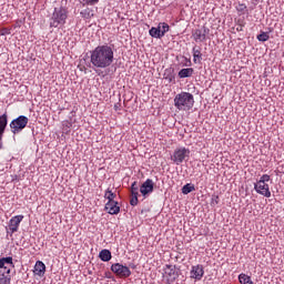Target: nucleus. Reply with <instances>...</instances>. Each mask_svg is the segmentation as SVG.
<instances>
[{
  "label": "nucleus",
  "mask_w": 284,
  "mask_h": 284,
  "mask_svg": "<svg viewBox=\"0 0 284 284\" xmlns=\"http://www.w3.org/2000/svg\"><path fill=\"white\" fill-rule=\"evenodd\" d=\"M91 65L97 70H105L114 63V50L108 44L98 45L90 55Z\"/></svg>",
  "instance_id": "1"
},
{
  "label": "nucleus",
  "mask_w": 284,
  "mask_h": 284,
  "mask_svg": "<svg viewBox=\"0 0 284 284\" xmlns=\"http://www.w3.org/2000/svg\"><path fill=\"white\" fill-rule=\"evenodd\" d=\"M174 105L181 112H187L194 108V95L190 92H181L174 98Z\"/></svg>",
  "instance_id": "2"
},
{
  "label": "nucleus",
  "mask_w": 284,
  "mask_h": 284,
  "mask_svg": "<svg viewBox=\"0 0 284 284\" xmlns=\"http://www.w3.org/2000/svg\"><path fill=\"white\" fill-rule=\"evenodd\" d=\"M65 19H68V10L63 7L55 8L50 19V28H59L65 24Z\"/></svg>",
  "instance_id": "3"
},
{
  "label": "nucleus",
  "mask_w": 284,
  "mask_h": 284,
  "mask_svg": "<svg viewBox=\"0 0 284 284\" xmlns=\"http://www.w3.org/2000/svg\"><path fill=\"white\" fill-rule=\"evenodd\" d=\"M29 119L26 115H19L17 119L12 120L9 124L12 134H19L26 130L29 123Z\"/></svg>",
  "instance_id": "4"
},
{
  "label": "nucleus",
  "mask_w": 284,
  "mask_h": 284,
  "mask_svg": "<svg viewBox=\"0 0 284 284\" xmlns=\"http://www.w3.org/2000/svg\"><path fill=\"white\" fill-rule=\"evenodd\" d=\"M185 159H190V149L185 146L175 149L173 155H171V161H173L175 165H181Z\"/></svg>",
  "instance_id": "5"
},
{
  "label": "nucleus",
  "mask_w": 284,
  "mask_h": 284,
  "mask_svg": "<svg viewBox=\"0 0 284 284\" xmlns=\"http://www.w3.org/2000/svg\"><path fill=\"white\" fill-rule=\"evenodd\" d=\"M111 272H113V274L115 276H119L120 278H128V277L132 276V271H130V267L124 266L121 263L112 264Z\"/></svg>",
  "instance_id": "6"
},
{
  "label": "nucleus",
  "mask_w": 284,
  "mask_h": 284,
  "mask_svg": "<svg viewBox=\"0 0 284 284\" xmlns=\"http://www.w3.org/2000/svg\"><path fill=\"white\" fill-rule=\"evenodd\" d=\"M207 34H210V29L205 26L192 31V38L195 43H203V41H206Z\"/></svg>",
  "instance_id": "7"
},
{
  "label": "nucleus",
  "mask_w": 284,
  "mask_h": 284,
  "mask_svg": "<svg viewBox=\"0 0 284 284\" xmlns=\"http://www.w3.org/2000/svg\"><path fill=\"white\" fill-rule=\"evenodd\" d=\"M254 190L257 194H261L262 196H265L266 199H270L272 196V192L270 191V184L265 182H256L254 184Z\"/></svg>",
  "instance_id": "8"
},
{
  "label": "nucleus",
  "mask_w": 284,
  "mask_h": 284,
  "mask_svg": "<svg viewBox=\"0 0 284 284\" xmlns=\"http://www.w3.org/2000/svg\"><path fill=\"white\" fill-rule=\"evenodd\" d=\"M164 274L168 277V283H174L179 278V272H176V266L174 265L166 264Z\"/></svg>",
  "instance_id": "9"
},
{
  "label": "nucleus",
  "mask_w": 284,
  "mask_h": 284,
  "mask_svg": "<svg viewBox=\"0 0 284 284\" xmlns=\"http://www.w3.org/2000/svg\"><path fill=\"white\" fill-rule=\"evenodd\" d=\"M140 192L142 196H148L154 192V182L151 179H148L141 186Z\"/></svg>",
  "instance_id": "10"
},
{
  "label": "nucleus",
  "mask_w": 284,
  "mask_h": 284,
  "mask_svg": "<svg viewBox=\"0 0 284 284\" xmlns=\"http://www.w3.org/2000/svg\"><path fill=\"white\" fill-rule=\"evenodd\" d=\"M130 205L133 207L139 205V183L135 181L131 185V200Z\"/></svg>",
  "instance_id": "11"
},
{
  "label": "nucleus",
  "mask_w": 284,
  "mask_h": 284,
  "mask_svg": "<svg viewBox=\"0 0 284 284\" xmlns=\"http://www.w3.org/2000/svg\"><path fill=\"white\" fill-rule=\"evenodd\" d=\"M21 221H23V215H16L9 221V231L11 234L19 232V225H21Z\"/></svg>",
  "instance_id": "12"
},
{
  "label": "nucleus",
  "mask_w": 284,
  "mask_h": 284,
  "mask_svg": "<svg viewBox=\"0 0 284 284\" xmlns=\"http://www.w3.org/2000/svg\"><path fill=\"white\" fill-rule=\"evenodd\" d=\"M204 274H205V271L203 270V265L197 264L195 266H192L191 278H195V281H201Z\"/></svg>",
  "instance_id": "13"
},
{
  "label": "nucleus",
  "mask_w": 284,
  "mask_h": 284,
  "mask_svg": "<svg viewBox=\"0 0 284 284\" xmlns=\"http://www.w3.org/2000/svg\"><path fill=\"white\" fill-rule=\"evenodd\" d=\"M104 210L109 213V214H119V212H121V206H119V202L114 201V202H108L104 206Z\"/></svg>",
  "instance_id": "14"
},
{
  "label": "nucleus",
  "mask_w": 284,
  "mask_h": 284,
  "mask_svg": "<svg viewBox=\"0 0 284 284\" xmlns=\"http://www.w3.org/2000/svg\"><path fill=\"white\" fill-rule=\"evenodd\" d=\"M33 272L37 276H43L45 274V264L41 261H37Z\"/></svg>",
  "instance_id": "15"
},
{
  "label": "nucleus",
  "mask_w": 284,
  "mask_h": 284,
  "mask_svg": "<svg viewBox=\"0 0 284 284\" xmlns=\"http://www.w3.org/2000/svg\"><path fill=\"white\" fill-rule=\"evenodd\" d=\"M193 62L194 63H201L203 61V53H201V47H193Z\"/></svg>",
  "instance_id": "16"
},
{
  "label": "nucleus",
  "mask_w": 284,
  "mask_h": 284,
  "mask_svg": "<svg viewBox=\"0 0 284 284\" xmlns=\"http://www.w3.org/2000/svg\"><path fill=\"white\" fill-rule=\"evenodd\" d=\"M163 79L169 81V83H174L176 77L174 75V69L169 68L164 70Z\"/></svg>",
  "instance_id": "17"
},
{
  "label": "nucleus",
  "mask_w": 284,
  "mask_h": 284,
  "mask_svg": "<svg viewBox=\"0 0 284 284\" xmlns=\"http://www.w3.org/2000/svg\"><path fill=\"white\" fill-rule=\"evenodd\" d=\"M99 258L104 263H108V261H112V252H110L108 248H103L99 253Z\"/></svg>",
  "instance_id": "18"
},
{
  "label": "nucleus",
  "mask_w": 284,
  "mask_h": 284,
  "mask_svg": "<svg viewBox=\"0 0 284 284\" xmlns=\"http://www.w3.org/2000/svg\"><path fill=\"white\" fill-rule=\"evenodd\" d=\"M149 34L153 39H163V34L161 33V26H158V28L156 27H152L149 30Z\"/></svg>",
  "instance_id": "19"
},
{
  "label": "nucleus",
  "mask_w": 284,
  "mask_h": 284,
  "mask_svg": "<svg viewBox=\"0 0 284 284\" xmlns=\"http://www.w3.org/2000/svg\"><path fill=\"white\" fill-rule=\"evenodd\" d=\"M194 74V69L193 68H187V69H181L178 73V77L180 79H187Z\"/></svg>",
  "instance_id": "20"
},
{
  "label": "nucleus",
  "mask_w": 284,
  "mask_h": 284,
  "mask_svg": "<svg viewBox=\"0 0 284 284\" xmlns=\"http://www.w3.org/2000/svg\"><path fill=\"white\" fill-rule=\"evenodd\" d=\"M80 16L82 17V19H92V17H94V10H92L91 8H85L80 12Z\"/></svg>",
  "instance_id": "21"
},
{
  "label": "nucleus",
  "mask_w": 284,
  "mask_h": 284,
  "mask_svg": "<svg viewBox=\"0 0 284 284\" xmlns=\"http://www.w3.org/2000/svg\"><path fill=\"white\" fill-rule=\"evenodd\" d=\"M239 281L241 284H254V282L252 281V277L245 273H241L239 275Z\"/></svg>",
  "instance_id": "22"
},
{
  "label": "nucleus",
  "mask_w": 284,
  "mask_h": 284,
  "mask_svg": "<svg viewBox=\"0 0 284 284\" xmlns=\"http://www.w3.org/2000/svg\"><path fill=\"white\" fill-rule=\"evenodd\" d=\"M104 199H106L108 202H114V200L116 199V194L112 192V190L108 189L104 193Z\"/></svg>",
  "instance_id": "23"
},
{
  "label": "nucleus",
  "mask_w": 284,
  "mask_h": 284,
  "mask_svg": "<svg viewBox=\"0 0 284 284\" xmlns=\"http://www.w3.org/2000/svg\"><path fill=\"white\" fill-rule=\"evenodd\" d=\"M194 190H196V187H194L193 184L187 183L182 187V194H190L191 192H194Z\"/></svg>",
  "instance_id": "24"
},
{
  "label": "nucleus",
  "mask_w": 284,
  "mask_h": 284,
  "mask_svg": "<svg viewBox=\"0 0 284 284\" xmlns=\"http://www.w3.org/2000/svg\"><path fill=\"white\" fill-rule=\"evenodd\" d=\"M6 128H8V120L2 125H0V150L3 148V142H1V140L3 139Z\"/></svg>",
  "instance_id": "25"
},
{
  "label": "nucleus",
  "mask_w": 284,
  "mask_h": 284,
  "mask_svg": "<svg viewBox=\"0 0 284 284\" xmlns=\"http://www.w3.org/2000/svg\"><path fill=\"white\" fill-rule=\"evenodd\" d=\"M12 277L6 275V273H0V284H10Z\"/></svg>",
  "instance_id": "26"
},
{
  "label": "nucleus",
  "mask_w": 284,
  "mask_h": 284,
  "mask_svg": "<svg viewBox=\"0 0 284 284\" xmlns=\"http://www.w3.org/2000/svg\"><path fill=\"white\" fill-rule=\"evenodd\" d=\"M160 28H161V34L162 37H165V33L166 32H170V24L165 23V22H162L159 24Z\"/></svg>",
  "instance_id": "27"
},
{
  "label": "nucleus",
  "mask_w": 284,
  "mask_h": 284,
  "mask_svg": "<svg viewBox=\"0 0 284 284\" xmlns=\"http://www.w3.org/2000/svg\"><path fill=\"white\" fill-rule=\"evenodd\" d=\"M257 40L265 43V41H270V34H267V32H262L257 36Z\"/></svg>",
  "instance_id": "28"
},
{
  "label": "nucleus",
  "mask_w": 284,
  "mask_h": 284,
  "mask_svg": "<svg viewBox=\"0 0 284 284\" xmlns=\"http://www.w3.org/2000/svg\"><path fill=\"white\" fill-rule=\"evenodd\" d=\"M62 126H63V131L68 134V132H70V128H72V122L63 121Z\"/></svg>",
  "instance_id": "29"
},
{
  "label": "nucleus",
  "mask_w": 284,
  "mask_h": 284,
  "mask_svg": "<svg viewBox=\"0 0 284 284\" xmlns=\"http://www.w3.org/2000/svg\"><path fill=\"white\" fill-rule=\"evenodd\" d=\"M2 261L4 262V265H10L11 267H14V263L12 262V256L2 257Z\"/></svg>",
  "instance_id": "30"
},
{
  "label": "nucleus",
  "mask_w": 284,
  "mask_h": 284,
  "mask_svg": "<svg viewBox=\"0 0 284 284\" xmlns=\"http://www.w3.org/2000/svg\"><path fill=\"white\" fill-rule=\"evenodd\" d=\"M271 178L267 174H263L257 182L260 183H270Z\"/></svg>",
  "instance_id": "31"
},
{
  "label": "nucleus",
  "mask_w": 284,
  "mask_h": 284,
  "mask_svg": "<svg viewBox=\"0 0 284 284\" xmlns=\"http://www.w3.org/2000/svg\"><path fill=\"white\" fill-rule=\"evenodd\" d=\"M236 10L237 12H245V10H247V6H245V3H239Z\"/></svg>",
  "instance_id": "32"
},
{
  "label": "nucleus",
  "mask_w": 284,
  "mask_h": 284,
  "mask_svg": "<svg viewBox=\"0 0 284 284\" xmlns=\"http://www.w3.org/2000/svg\"><path fill=\"white\" fill-rule=\"evenodd\" d=\"M0 34H1V37H6L7 34H11V29L2 28L0 30Z\"/></svg>",
  "instance_id": "33"
},
{
  "label": "nucleus",
  "mask_w": 284,
  "mask_h": 284,
  "mask_svg": "<svg viewBox=\"0 0 284 284\" xmlns=\"http://www.w3.org/2000/svg\"><path fill=\"white\" fill-rule=\"evenodd\" d=\"M8 120V113L0 115V126Z\"/></svg>",
  "instance_id": "34"
},
{
  "label": "nucleus",
  "mask_w": 284,
  "mask_h": 284,
  "mask_svg": "<svg viewBox=\"0 0 284 284\" xmlns=\"http://www.w3.org/2000/svg\"><path fill=\"white\" fill-rule=\"evenodd\" d=\"M87 6H97L99 3V0H84Z\"/></svg>",
  "instance_id": "35"
},
{
  "label": "nucleus",
  "mask_w": 284,
  "mask_h": 284,
  "mask_svg": "<svg viewBox=\"0 0 284 284\" xmlns=\"http://www.w3.org/2000/svg\"><path fill=\"white\" fill-rule=\"evenodd\" d=\"M0 270H8V266H6V263L2 258H0Z\"/></svg>",
  "instance_id": "36"
},
{
  "label": "nucleus",
  "mask_w": 284,
  "mask_h": 284,
  "mask_svg": "<svg viewBox=\"0 0 284 284\" xmlns=\"http://www.w3.org/2000/svg\"><path fill=\"white\" fill-rule=\"evenodd\" d=\"M243 28L245 27H242V24H236V32H243Z\"/></svg>",
  "instance_id": "37"
},
{
  "label": "nucleus",
  "mask_w": 284,
  "mask_h": 284,
  "mask_svg": "<svg viewBox=\"0 0 284 284\" xmlns=\"http://www.w3.org/2000/svg\"><path fill=\"white\" fill-rule=\"evenodd\" d=\"M236 26L245 27V20H241V19H239V20H237V24H236Z\"/></svg>",
  "instance_id": "38"
},
{
  "label": "nucleus",
  "mask_w": 284,
  "mask_h": 284,
  "mask_svg": "<svg viewBox=\"0 0 284 284\" xmlns=\"http://www.w3.org/2000/svg\"><path fill=\"white\" fill-rule=\"evenodd\" d=\"M6 274H10V268H7V272H6Z\"/></svg>",
  "instance_id": "39"
}]
</instances>
